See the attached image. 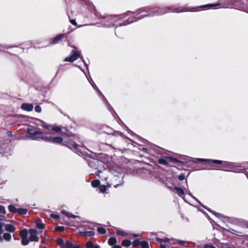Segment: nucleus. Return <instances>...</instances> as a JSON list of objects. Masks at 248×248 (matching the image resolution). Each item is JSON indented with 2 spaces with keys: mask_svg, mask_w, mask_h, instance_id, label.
<instances>
[{
  "mask_svg": "<svg viewBox=\"0 0 248 248\" xmlns=\"http://www.w3.org/2000/svg\"><path fill=\"white\" fill-rule=\"evenodd\" d=\"M27 132L29 138L32 140H42L46 142L55 143H61L63 141V139L61 137H53L50 133H44L33 129H29Z\"/></svg>",
  "mask_w": 248,
  "mask_h": 248,
  "instance_id": "1",
  "label": "nucleus"
},
{
  "mask_svg": "<svg viewBox=\"0 0 248 248\" xmlns=\"http://www.w3.org/2000/svg\"><path fill=\"white\" fill-rule=\"evenodd\" d=\"M37 234V231L34 229H30L28 232L26 229L21 231L20 235L21 238L22 244L26 246L30 241H38L39 237Z\"/></svg>",
  "mask_w": 248,
  "mask_h": 248,
  "instance_id": "2",
  "label": "nucleus"
},
{
  "mask_svg": "<svg viewBox=\"0 0 248 248\" xmlns=\"http://www.w3.org/2000/svg\"><path fill=\"white\" fill-rule=\"evenodd\" d=\"M197 160L199 161L212 162L217 164H222L223 168L226 169H232L233 167L232 163L222 161L218 160H211L202 158H197Z\"/></svg>",
  "mask_w": 248,
  "mask_h": 248,
  "instance_id": "3",
  "label": "nucleus"
},
{
  "mask_svg": "<svg viewBox=\"0 0 248 248\" xmlns=\"http://www.w3.org/2000/svg\"><path fill=\"white\" fill-rule=\"evenodd\" d=\"M79 56V54L76 50H73L71 52V55L65 58L64 61L72 62L77 60Z\"/></svg>",
  "mask_w": 248,
  "mask_h": 248,
  "instance_id": "4",
  "label": "nucleus"
},
{
  "mask_svg": "<svg viewBox=\"0 0 248 248\" xmlns=\"http://www.w3.org/2000/svg\"><path fill=\"white\" fill-rule=\"evenodd\" d=\"M101 171H100V170H98V171H97V172L96 173V174L97 175L99 176V175H100V173H101ZM102 172V173L104 174V175H105V176H102V177L104 178V180H105V181H107V180H108V178H111V177H113L114 178L116 179V176H112V175H111V174H110V175H109V176H108V170H104V171L103 172Z\"/></svg>",
  "mask_w": 248,
  "mask_h": 248,
  "instance_id": "5",
  "label": "nucleus"
},
{
  "mask_svg": "<svg viewBox=\"0 0 248 248\" xmlns=\"http://www.w3.org/2000/svg\"><path fill=\"white\" fill-rule=\"evenodd\" d=\"M155 14H156L157 15H161V14H164V13L159 12V9L158 8H152V9H150L149 11V14L148 15H143L142 17H144V16H147L154 15Z\"/></svg>",
  "mask_w": 248,
  "mask_h": 248,
  "instance_id": "6",
  "label": "nucleus"
},
{
  "mask_svg": "<svg viewBox=\"0 0 248 248\" xmlns=\"http://www.w3.org/2000/svg\"><path fill=\"white\" fill-rule=\"evenodd\" d=\"M21 108L24 110L31 111L33 109V106L31 104L24 103L22 105Z\"/></svg>",
  "mask_w": 248,
  "mask_h": 248,
  "instance_id": "7",
  "label": "nucleus"
},
{
  "mask_svg": "<svg viewBox=\"0 0 248 248\" xmlns=\"http://www.w3.org/2000/svg\"><path fill=\"white\" fill-rule=\"evenodd\" d=\"M95 233L93 231H86L79 232V234L84 237H90L93 236Z\"/></svg>",
  "mask_w": 248,
  "mask_h": 248,
  "instance_id": "8",
  "label": "nucleus"
},
{
  "mask_svg": "<svg viewBox=\"0 0 248 248\" xmlns=\"http://www.w3.org/2000/svg\"><path fill=\"white\" fill-rule=\"evenodd\" d=\"M3 227H4L5 230L6 231L10 232H13L15 231L16 229L15 227L11 225V224H5L3 225Z\"/></svg>",
  "mask_w": 248,
  "mask_h": 248,
  "instance_id": "9",
  "label": "nucleus"
},
{
  "mask_svg": "<svg viewBox=\"0 0 248 248\" xmlns=\"http://www.w3.org/2000/svg\"><path fill=\"white\" fill-rule=\"evenodd\" d=\"M86 248H100L97 244H93L91 241H88L86 244Z\"/></svg>",
  "mask_w": 248,
  "mask_h": 248,
  "instance_id": "10",
  "label": "nucleus"
},
{
  "mask_svg": "<svg viewBox=\"0 0 248 248\" xmlns=\"http://www.w3.org/2000/svg\"><path fill=\"white\" fill-rule=\"evenodd\" d=\"M64 36V34H60L56 36L55 38H53L52 41H51V44H56L59 41L61 40L62 38Z\"/></svg>",
  "mask_w": 248,
  "mask_h": 248,
  "instance_id": "11",
  "label": "nucleus"
},
{
  "mask_svg": "<svg viewBox=\"0 0 248 248\" xmlns=\"http://www.w3.org/2000/svg\"><path fill=\"white\" fill-rule=\"evenodd\" d=\"M35 224L36 227L40 229H43L45 227L44 224L42 223L40 220H37L35 221Z\"/></svg>",
  "mask_w": 248,
  "mask_h": 248,
  "instance_id": "12",
  "label": "nucleus"
},
{
  "mask_svg": "<svg viewBox=\"0 0 248 248\" xmlns=\"http://www.w3.org/2000/svg\"><path fill=\"white\" fill-rule=\"evenodd\" d=\"M27 213V209L24 208H18L16 214L20 215H25Z\"/></svg>",
  "mask_w": 248,
  "mask_h": 248,
  "instance_id": "13",
  "label": "nucleus"
},
{
  "mask_svg": "<svg viewBox=\"0 0 248 248\" xmlns=\"http://www.w3.org/2000/svg\"><path fill=\"white\" fill-rule=\"evenodd\" d=\"M17 209L15 206L13 205H9L8 206V210L9 211L13 213H16Z\"/></svg>",
  "mask_w": 248,
  "mask_h": 248,
  "instance_id": "14",
  "label": "nucleus"
},
{
  "mask_svg": "<svg viewBox=\"0 0 248 248\" xmlns=\"http://www.w3.org/2000/svg\"><path fill=\"white\" fill-rule=\"evenodd\" d=\"M131 244V241L127 239H124L122 242V245L124 247H128L130 246Z\"/></svg>",
  "mask_w": 248,
  "mask_h": 248,
  "instance_id": "15",
  "label": "nucleus"
},
{
  "mask_svg": "<svg viewBox=\"0 0 248 248\" xmlns=\"http://www.w3.org/2000/svg\"><path fill=\"white\" fill-rule=\"evenodd\" d=\"M117 243V239L115 237H111L108 240V243L110 246H113Z\"/></svg>",
  "mask_w": 248,
  "mask_h": 248,
  "instance_id": "16",
  "label": "nucleus"
},
{
  "mask_svg": "<svg viewBox=\"0 0 248 248\" xmlns=\"http://www.w3.org/2000/svg\"><path fill=\"white\" fill-rule=\"evenodd\" d=\"M174 189L176 190V191L180 196H181L182 195L184 194V191L182 188H179L178 187H175Z\"/></svg>",
  "mask_w": 248,
  "mask_h": 248,
  "instance_id": "17",
  "label": "nucleus"
},
{
  "mask_svg": "<svg viewBox=\"0 0 248 248\" xmlns=\"http://www.w3.org/2000/svg\"><path fill=\"white\" fill-rule=\"evenodd\" d=\"M91 184L93 187H96L99 186L100 182L97 180H93Z\"/></svg>",
  "mask_w": 248,
  "mask_h": 248,
  "instance_id": "18",
  "label": "nucleus"
},
{
  "mask_svg": "<svg viewBox=\"0 0 248 248\" xmlns=\"http://www.w3.org/2000/svg\"><path fill=\"white\" fill-rule=\"evenodd\" d=\"M62 247L63 248H71L73 246L70 241H67Z\"/></svg>",
  "mask_w": 248,
  "mask_h": 248,
  "instance_id": "19",
  "label": "nucleus"
},
{
  "mask_svg": "<svg viewBox=\"0 0 248 248\" xmlns=\"http://www.w3.org/2000/svg\"><path fill=\"white\" fill-rule=\"evenodd\" d=\"M116 233L118 235L122 236H126L128 235V234L126 232H124L123 231L118 230L117 231Z\"/></svg>",
  "mask_w": 248,
  "mask_h": 248,
  "instance_id": "20",
  "label": "nucleus"
},
{
  "mask_svg": "<svg viewBox=\"0 0 248 248\" xmlns=\"http://www.w3.org/2000/svg\"><path fill=\"white\" fill-rule=\"evenodd\" d=\"M3 238L7 241H9L11 238V235L9 233H5L3 235Z\"/></svg>",
  "mask_w": 248,
  "mask_h": 248,
  "instance_id": "21",
  "label": "nucleus"
},
{
  "mask_svg": "<svg viewBox=\"0 0 248 248\" xmlns=\"http://www.w3.org/2000/svg\"><path fill=\"white\" fill-rule=\"evenodd\" d=\"M140 245L142 248H149V244L147 242L142 241L140 243Z\"/></svg>",
  "mask_w": 248,
  "mask_h": 248,
  "instance_id": "22",
  "label": "nucleus"
},
{
  "mask_svg": "<svg viewBox=\"0 0 248 248\" xmlns=\"http://www.w3.org/2000/svg\"><path fill=\"white\" fill-rule=\"evenodd\" d=\"M97 231L100 234H105L106 232V230L102 227L97 228Z\"/></svg>",
  "mask_w": 248,
  "mask_h": 248,
  "instance_id": "23",
  "label": "nucleus"
},
{
  "mask_svg": "<svg viewBox=\"0 0 248 248\" xmlns=\"http://www.w3.org/2000/svg\"><path fill=\"white\" fill-rule=\"evenodd\" d=\"M6 213V210L3 206L0 205V215H5Z\"/></svg>",
  "mask_w": 248,
  "mask_h": 248,
  "instance_id": "24",
  "label": "nucleus"
},
{
  "mask_svg": "<svg viewBox=\"0 0 248 248\" xmlns=\"http://www.w3.org/2000/svg\"><path fill=\"white\" fill-rule=\"evenodd\" d=\"M62 212L63 214H65L67 216H68L69 217L76 218V217H78V216H75V215H72V214L68 213L65 211H62Z\"/></svg>",
  "mask_w": 248,
  "mask_h": 248,
  "instance_id": "25",
  "label": "nucleus"
},
{
  "mask_svg": "<svg viewBox=\"0 0 248 248\" xmlns=\"http://www.w3.org/2000/svg\"><path fill=\"white\" fill-rule=\"evenodd\" d=\"M99 190L101 192H104L106 190V186L105 185L100 186L99 187Z\"/></svg>",
  "mask_w": 248,
  "mask_h": 248,
  "instance_id": "26",
  "label": "nucleus"
},
{
  "mask_svg": "<svg viewBox=\"0 0 248 248\" xmlns=\"http://www.w3.org/2000/svg\"><path fill=\"white\" fill-rule=\"evenodd\" d=\"M141 242H140L138 239H136L134 241L133 243V246L134 247H137L138 246L140 245Z\"/></svg>",
  "mask_w": 248,
  "mask_h": 248,
  "instance_id": "27",
  "label": "nucleus"
},
{
  "mask_svg": "<svg viewBox=\"0 0 248 248\" xmlns=\"http://www.w3.org/2000/svg\"><path fill=\"white\" fill-rule=\"evenodd\" d=\"M158 162L160 164H162V165H166L168 164L167 161L164 159H159L158 160Z\"/></svg>",
  "mask_w": 248,
  "mask_h": 248,
  "instance_id": "28",
  "label": "nucleus"
},
{
  "mask_svg": "<svg viewBox=\"0 0 248 248\" xmlns=\"http://www.w3.org/2000/svg\"><path fill=\"white\" fill-rule=\"evenodd\" d=\"M55 230L59 232H63L64 230V227L62 226H58L55 228Z\"/></svg>",
  "mask_w": 248,
  "mask_h": 248,
  "instance_id": "29",
  "label": "nucleus"
},
{
  "mask_svg": "<svg viewBox=\"0 0 248 248\" xmlns=\"http://www.w3.org/2000/svg\"><path fill=\"white\" fill-rule=\"evenodd\" d=\"M111 185H114V187H116L118 186H119V184L115 185L112 181H110L109 182L107 186L109 187L111 186Z\"/></svg>",
  "mask_w": 248,
  "mask_h": 248,
  "instance_id": "30",
  "label": "nucleus"
},
{
  "mask_svg": "<svg viewBox=\"0 0 248 248\" xmlns=\"http://www.w3.org/2000/svg\"><path fill=\"white\" fill-rule=\"evenodd\" d=\"M35 111L38 113H39L41 111V108L40 106H36L35 107Z\"/></svg>",
  "mask_w": 248,
  "mask_h": 248,
  "instance_id": "31",
  "label": "nucleus"
},
{
  "mask_svg": "<svg viewBox=\"0 0 248 248\" xmlns=\"http://www.w3.org/2000/svg\"><path fill=\"white\" fill-rule=\"evenodd\" d=\"M57 243L59 245H62V244L63 243V241L62 239H58L57 240Z\"/></svg>",
  "mask_w": 248,
  "mask_h": 248,
  "instance_id": "32",
  "label": "nucleus"
},
{
  "mask_svg": "<svg viewBox=\"0 0 248 248\" xmlns=\"http://www.w3.org/2000/svg\"><path fill=\"white\" fill-rule=\"evenodd\" d=\"M158 241L160 242H169L170 239L169 238H165V239H158Z\"/></svg>",
  "mask_w": 248,
  "mask_h": 248,
  "instance_id": "33",
  "label": "nucleus"
},
{
  "mask_svg": "<svg viewBox=\"0 0 248 248\" xmlns=\"http://www.w3.org/2000/svg\"><path fill=\"white\" fill-rule=\"evenodd\" d=\"M52 130H53L54 131H60L61 128L58 126L53 127H52Z\"/></svg>",
  "mask_w": 248,
  "mask_h": 248,
  "instance_id": "34",
  "label": "nucleus"
},
{
  "mask_svg": "<svg viewBox=\"0 0 248 248\" xmlns=\"http://www.w3.org/2000/svg\"><path fill=\"white\" fill-rule=\"evenodd\" d=\"M4 225V223H0V232H1V233H2L3 232L2 227H3Z\"/></svg>",
  "mask_w": 248,
  "mask_h": 248,
  "instance_id": "35",
  "label": "nucleus"
},
{
  "mask_svg": "<svg viewBox=\"0 0 248 248\" xmlns=\"http://www.w3.org/2000/svg\"><path fill=\"white\" fill-rule=\"evenodd\" d=\"M51 217L55 219H58L59 217V216L58 215L56 214H51Z\"/></svg>",
  "mask_w": 248,
  "mask_h": 248,
  "instance_id": "36",
  "label": "nucleus"
},
{
  "mask_svg": "<svg viewBox=\"0 0 248 248\" xmlns=\"http://www.w3.org/2000/svg\"><path fill=\"white\" fill-rule=\"evenodd\" d=\"M178 178L180 180L182 181L185 179V177L184 175H180L178 176Z\"/></svg>",
  "mask_w": 248,
  "mask_h": 248,
  "instance_id": "37",
  "label": "nucleus"
},
{
  "mask_svg": "<svg viewBox=\"0 0 248 248\" xmlns=\"http://www.w3.org/2000/svg\"><path fill=\"white\" fill-rule=\"evenodd\" d=\"M70 21L72 24L75 25V26L77 25V22L75 19H71V20H70Z\"/></svg>",
  "mask_w": 248,
  "mask_h": 248,
  "instance_id": "38",
  "label": "nucleus"
},
{
  "mask_svg": "<svg viewBox=\"0 0 248 248\" xmlns=\"http://www.w3.org/2000/svg\"><path fill=\"white\" fill-rule=\"evenodd\" d=\"M92 86H93V87L95 89H96L97 90V91L98 93L100 92V90H99V89L97 88V87L95 85V84L94 83H93V84Z\"/></svg>",
  "mask_w": 248,
  "mask_h": 248,
  "instance_id": "39",
  "label": "nucleus"
},
{
  "mask_svg": "<svg viewBox=\"0 0 248 248\" xmlns=\"http://www.w3.org/2000/svg\"><path fill=\"white\" fill-rule=\"evenodd\" d=\"M204 248H216L214 246H213L212 245H205L204 246Z\"/></svg>",
  "mask_w": 248,
  "mask_h": 248,
  "instance_id": "40",
  "label": "nucleus"
},
{
  "mask_svg": "<svg viewBox=\"0 0 248 248\" xmlns=\"http://www.w3.org/2000/svg\"><path fill=\"white\" fill-rule=\"evenodd\" d=\"M6 218L4 215H0V220H5Z\"/></svg>",
  "mask_w": 248,
  "mask_h": 248,
  "instance_id": "41",
  "label": "nucleus"
},
{
  "mask_svg": "<svg viewBox=\"0 0 248 248\" xmlns=\"http://www.w3.org/2000/svg\"><path fill=\"white\" fill-rule=\"evenodd\" d=\"M93 163H96L98 165H99L100 164H102L101 162H100V161H98L97 160H95V159L93 160Z\"/></svg>",
  "mask_w": 248,
  "mask_h": 248,
  "instance_id": "42",
  "label": "nucleus"
},
{
  "mask_svg": "<svg viewBox=\"0 0 248 248\" xmlns=\"http://www.w3.org/2000/svg\"><path fill=\"white\" fill-rule=\"evenodd\" d=\"M42 126L44 127H45V128H46L47 129H49V126H48V125H46V124H45L44 123H43V124L42 125Z\"/></svg>",
  "mask_w": 248,
  "mask_h": 248,
  "instance_id": "43",
  "label": "nucleus"
},
{
  "mask_svg": "<svg viewBox=\"0 0 248 248\" xmlns=\"http://www.w3.org/2000/svg\"><path fill=\"white\" fill-rule=\"evenodd\" d=\"M132 235L135 237H138L140 236V234H132Z\"/></svg>",
  "mask_w": 248,
  "mask_h": 248,
  "instance_id": "44",
  "label": "nucleus"
},
{
  "mask_svg": "<svg viewBox=\"0 0 248 248\" xmlns=\"http://www.w3.org/2000/svg\"><path fill=\"white\" fill-rule=\"evenodd\" d=\"M112 248H121V246L119 245H114Z\"/></svg>",
  "mask_w": 248,
  "mask_h": 248,
  "instance_id": "45",
  "label": "nucleus"
},
{
  "mask_svg": "<svg viewBox=\"0 0 248 248\" xmlns=\"http://www.w3.org/2000/svg\"><path fill=\"white\" fill-rule=\"evenodd\" d=\"M1 234H2V233H1V232H0V240H1Z\"/></svg>",
  "mask_w": 248,
  "mask_h": 248,
  "instance_id": "46",
  "label": "nucleus"
},
{
  "mask_svg": "<svg viewBox=\"0 0 248 248\" xmlns=\"http://www.w3.org/2000/svg\"><path fill=\"white\" fill-rule=\"evenodd\" d=\"M208 6H209V5H204V6H203V7H208Z\"/></svg>",
  "mask_w": 248,
  "mask_h": 248,
  "instance_id": "47",
  "label": "nucleus"
},
{
  "mask_svg": "<svg viewBox=\"0 0 248 248\" xmlns=\"http://www.w3.org/2000/svg\"><path fill=\"white\" fill-rule=\"evenodd\" d=\"M2 47L0 46V50H3V49L1 48Z\"/></svg>",
  "mask_w": 248,
  "mask_h": 248,
  "instance_id": "48",
  "label": "nucleus"
},
{
  "mask_svg": "<svg viewBox=\"0 0 248 248\" xmlns=\"http://www.w3.org/2000/svg\"><path fill=\"white\" fill-rule=\"evenodd\" d=\"M90 165L92 167H93V166H92L91 164H90Z\"/></svg>",
  "mask_w": 248,
  "mask_h": 248,
  "instance_id": "49",
  "label": "nucleus"
}]
</instances>
